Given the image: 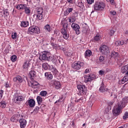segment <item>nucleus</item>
<instances>
[{
  "label": "nucleus",
  "mask_w": 128,
  "mask_h": 128,
  "mask_svg": "<svg viewBox=\"0 0 128 128\" xmlns=\"http://www.w3.org/2000/svg\"><path fill=\"white\" fill-rule=\"evenodd\" d=\"M40 32V28L36 26H32L28 28V34H38Z\"/></svg>",
  "instance_id": "f257e3e1"
},
{
  "label": "nucleus",
  "mask_w": 128,
  "mask_h": 128,
  "mask_svg": "<svg viewBox=\"0 0 128 128\" xmlns=\"http://www.w3.org/2000/svg\"><path fill=\"white\" fill-rule=\"evenodd\" d=\"M42 12H44L42 8L37 7L34 16H36L37 20H42Z\"/></svg>",
  "instance_id": "f03ea898"
},
{
  "label": "nucleus",
  "mask_w": 128,
  "mask_h": 128,
  "mask_svg": "<svg viewBox=\"0 0 128 128\" xmlns=\"http://www.w3.org/2000/svg\"><path fill=\"white\" fill-rule=\"evenodd\" d=\"M68 24L65 23L62 26V28L61 29V34H62L63 38H64V40H68V38H70V35L66 32V28H68Z\"/></svg>",
  "instance_id": "7ed1b4c3"
},
{
  "label": "nucleus",
  "mask_w": 128,
  "mask_h": 128,
  "mask_svg": "<svg viewBox=\"0 0 128 128\" xmlns=\"http://www.w3.org/2000/svg\"><path fill=\"white\" fill-rule=\"evenodd\" d=\"M84 66V62H74L72 64V68L74 70H80Z\"/></svg>",
  "instance_id": "20e7f679"
},
{
  "label": "nucleus",
  "mask_w": 128,
  "mask_h": 128,
  "mask_svg": "<svg viewBox=\"0 0 128 128\" xmlns=\"http://www.w3.org/2000/svg\"><path fill=\"white\" fill-rule=\"evenodd\" d=\"M106 8V5L104 2H96L94 5V10H103Z\"/></svg>",
  "instance_id": "39448f33"
},
{
  "label": "nucleus",
  "mask_w": 128,
  "mask_h": 128,
  "mask_svg": "<svg viewBox=\"0 0 128 128\" xmlns=\"http://www.w3.org/2000/svg\"><path fill=\"white\" fill-rule=\"evenodd\" d=\"M13 102L15 104H20V102H22L24 100V97L22 96H20L18 94H15L14 96Z\"/></svg>",
  "instance_id": "423d86ee"
},
{
  "label": "nucleus",
  "mask_w": 128,
  "mask_h": 128,
  "mask_svg": "<svg viewBox=\"0 0 128 128\" xmlns=\"http://www.w3.org/2000/svg\"><path fill=\"white\" fill-rule=\"evenodd\" d=\"M50 55V53L48 51H44L41 52L39 57L40 60H47L48 57Z\"/></svg>",
  "instance_id": "0eeeda50"
},
{
  "label": "nucleus",
  "mask_w": 128,
  "mask_h": 128,
  "mask_svg": "<svg viewBox=\"0 0 128 128\" xmlns=\"http://www.w3.org/2000/svg\"><path fill=\"white\" fill-rule=\"evenodd\" d=\"M128 102V97L126 96L122 99V101L118 104V106L120 108H124L126 106V104Z\"/></svg>",
  "instance_id": "6e6552de"
},
{
  "label": "nucleus",
  "mask_w": 128,
  "mask_h": 128,
  "mask_svg": "<svg viewBox=\"0 0 128 128\" xmlns=\"http://www.w3.org/2000/svg\"><path fill=\"white\" fill-rule=\"evenodd\" d=\"M72 28L76 32V34H80V26L76 23H72L71 25Z\"/></svg>",
  "instance_id": "1a4fd4ad"
},
{
  "label": "nucleus",
  "mask_w": 128,
  "mask_h": 128,
  "mask_svg": "<svg viewBox=\"0 0 128 128\" xmlns=\"http://www.w3.org/2000/svg\"><path fill=\"white\" fill-rule=\"evenodd\" d=\"M100 50L102 54H104L105 56L108 54V52H110V50L108 49V47L106 45H102L100 48Z\"/></svg>",
  "instance_id": "9d476101"
},
{
  "label": "nucleus",
  "mask_w": 128,
  "mask_h": 128,
  "mask_svg": "<svg viewBox=\"0 0 128 128\" xmlns=\"http://www.w3.org/2000/svg\"><path fill=\"white\" fill-rule=\"evenodd\" d=\"M77 88H78L80 92H82L84 94H86L88 90H86V87L84 85H78Z\"/></svg>",
  "instance_id": "9b49d317"
},
{
  "label": "nucleus",
  "mask_w": 128,
  "mask_h": 128,
  "mask_svg": "<svg viewBox=\"0 0 128 128\" xmlns=\"http://www.w3.org/2000/svg\"><path fill=\"white\" fill-rule=\"evenodd\" d=\"M50 86H54L56 90H59V88H60V82L58 81L52 80L50 82Z\"/></svg>",
  "instance_id": "f8f14e48"
},
{
  "label": "nucleus",
  "mask_w": 128,
  "mask_h": 128,
  "mask_svg": "<svg viewBox=\"0 0 128 128\" xmlns=\"http://www.w3.org/2000/svg\"><path fill=\"white\" fill-rule=\"evenodd\" d=\"M122 108H120L118 106H115L113 110H112V113L114 116H118V114H120V110Z\"/></svg>",
  "instance_id": "ddd939ff"
},
{
  "label": "nucleus",
  "mask_w": 128,
  "mask_h": 128,
  "mask_svg": "<svg viewBox=\"0 0 128 128\" xmlns=\"http://www.w3.org/2000/svg\"><path fill=\"white\" fill-rule=\"evenodd\" d=\"M47 60H48V62H52L54 64H56V62H58V56H51L48 55L47 58Z\"/></svg>",
  "instance_id": "4468645a"
},
{
  "label": "nucleus",
  "mask_w": 128,
  "mask_h": 128,
  "mask_svg": "<svg viewBox=\"0 0 128 128\" xmlns=\"http://www.w3.org/2000/svg\"><path fill=\"white\" fill-rule=\"evenodd\" d=\"M19 122L21 128H26V120L21 118L19 120Z\"/></svg>",
  "instance_id": "2eb2a0df"
},
{
  "label": "nucleus",
  "mask_w": 128,
  "mask_h": 128,
  "mask_svg": "<svg viewBox=\"0 0 128 128\" xmlns=\"http://www.w3.org/2000/svg\"><path fill=\"white\" fill-rule=\"evenodd\" d=\"M27 104L29 106L30 108H34L36 106V101L34 99H30L27 100Z\"/></svg>",
  "instance_id": "dca6fc26"
},
{
  "label": "nucleus",
  "mask_w": 128,
  "mask_h": 128,
  "mask_svg": "<svg viewBox=\"0 0 128 128\" xmlns=\"http://www.w3.org/2000/svg\"><path fill=\"white\" fill-rule=\"evenodd\" d=\"M28 6L26 4H19L16 6V8L18 10H24L26 7Z\"/></svg>",
  "instance_id": "f3484780"
},
{
  "label": "nucleus",
  "mask_w": 128,
  "mask_h": 128,
  "mask_svg": "<svg viewBox=\"0 0 128 128\" xmlns=\"http://www.w3.org/2000/svg\"><path fill=\"white\" fill-rule=\"evenodd\" d=\"M29 86H32L33 88H36V86H38V82L36 81H32L28 83Z\"/></svg>",
  "instance_id": "a211bd4d"
},
{
  "label": "nucleus",
  "mask_w": 128,
  "mask_h": 128,
  "mask_svg": "<svg viewBox=\"0 0 128 128\" xmlns=\"http://www.w3.org/2000/svg\"><path fill=\"white\" fill-rule=\"evenodd\" d=\"M100 92H108V89L106 87L104 86V82H102L101 84V86L99 89Z\"/></svg>",
  "instance_id": "6ab92c4d"
},
{
  "label": "nucleus",
  "mask_w": 128,
  "mask_h": 128,
  "mask_svg": "<svg viewBox=\"0 0 128 128\" xmlns=\"http://www.w3.org/2000/svg\"><path fill=\"white\" fill-rule=\"evenodd\" d=\"M13 80L14 82H22V76H17L14 78H13Z\"/></svg>",
  "instance_id": "aec40b11"
},
{
  "label": "nucleus",
  "mask_w": 128,
  "mask_h": 128,
  "mask_svg": "<svg viewBox=\"0 0 128 128\" xmlns=\"http://www.w3.org/2000/svg\"><path fill=\"white\" fill-rule=\"evenodd\" d=\"M92 54V50H88L86 51L84 53V56L86 58H88L90 56H91Z\"/></svg>",
  "instance_id": "412c9836"
},
{
  "label": "nucleus",
  "mask_w": 128,
  "mask_h": 128,
  "mask_svg": "<svg viewBox=\"0 0 128 128\" xmlns=\"http://www.w3.org/2000/svg\"><path fill=\"white\" fill-rule=\"evenodd\" d=\"M44 76L46 78L48 79V80H52V78H54L52 74H50V72H46L44 74Z\"/></svg>",
  "instance_id": "4be33fe9"
},
{
  "label": "nucleus",
  "mask_w": 128,
  "mask_h": 128,
  "mask_svg": "<svg viewBox=\"0 0 128 128\" xmlns=\"http://www.w3.org/2000/svg\"><path fill=\"white\" fill-rule=\"evenodd\" d=\"M31 10H32V9L28 7V6H26V8H25L24 10V14H27L28 16L29 14H30Z\"/></svg>",
  "instance_id": "5701e85b"
},
{
  "label": "nucleus",
  "mask_w": 128,
  "mask_h": 128,
  "mask_svg": "<svg viewBox=\"0 0 128 128\" xmlns=\"http://www.w3.org/2000/svg\"><path fill=\"white\" fill-rule=\"evenodd\" d=\"M20 26L22 28H27L28 26V21H22L21 22Z\"/></svg>",
  "instance_id": "b1692460"
},
{
  "label": "nucleus",
  "mask_w": 128,
  "mask_h": 128,
  "mask_svg": "<svg viewBox=\"0 0 128 128\" xmlns=\"http://www.w3.org/2000/svg\"><path fill=\"white\" fill-rule=\"evenodd\" d=\"M84 82H92L90 75H84Z\"/></svg>",
  "instance_id": "393cba45"
},
{
  "label": "nucleus",
  "mask_w": 128,
  "mask_h": 128,
  "mask_svg": "<svg viewBox=\"0 0 128 128\" xmlns=\"http://www.w3.org/2000/svg\"><path fill=\"white\" fill-rule=\"evenodd\" d=\"M29 74L30 76V78L31 80H34V76H36V72L34 70L30 71Z\"/></svg>",
  "instance_id": "a878e982"
},
{
  "label": "nucleus",
  "mask_w": 128,
  "mask_h": 128,
  "mask_svg": "<svg viewBox=\"0 0 128 128\" xmlns=\"http://www.w3.org/2000/svg\"><path fill=\"white\" fill-rule=\"evenodd\" d=\"M73 10V8H68L66 9V10L64 12V16H68V14H70V12H72Z\"/></svg>",
  "instance_id": "bb28decb"
},
{
  "label": "nucleus",
  "mask_w": 128,
  "mask_h": 128,
  "mask_svg": "<svg viewBox=\"0 0 128 128\" xmlns=\"http://www.w3.org/2000/svg\"><path fill=\"white\" fill-rule=\"evenodd\" d=\"M30 66V62L26 61L23 65V68L24 70H26V68H28V66Z\"/></svg>",
  "instance_id": "cd10ccee"
},
{
  "label": "nucleus",
  "mask_w": 128,
  "mask_h": 128,
  "mask_svg": "<svg viewBox=\"0 0 128 128\" xmlns=\"http://www.w3.org/2000/svg\"><path fill=\"white\" fill-rule=\"evenodd\" d=\"M10 120L13 122H16V121L18 120V115L14 114L13 116H12L10 118Z\"/></svg>",
  "instance_id": "c85d7f7f"
},
{
  "label": "nucleus",
  "mask_w": 128,
  "mask_h": 128,
  "mask_svg": "<svg viewBox=\"0 0 128 128\" xmlns=\"http://www.w3.org/2000/svg\"><path fill=\"white\" fill-rule=\"evenodd\" d=\"M6 101H1L0 102V108H6Z\"/></svg>",
  "instance_id": "c756f323"
},
{
  "label": "nucleus",
  "mask_w": 128,
  "mask_h": 128,
  "mask_svg": "<svg viewBox=\"0 0 128 128\" xmlns=\"http://www.w3.org/2000/svg\"><path fill=\"white\" fill-rule=\"evenodd\" d=\"M50 44L52 46H56V40L54 37L51 38V40L50 41Z\"/></svg>",
  "instance_id": "7c9ffc66"
},
{
  "label": "nucleus",
  "mask_w": 128,
  "mask_h": 128,
  "mask_svg": "<svg viewBox=\"0 0 128 128\" xmlns=\"http://www.w3.org/2000/svg\"><path fill=\"white\" fill-rule=\"evenodd\" d=\"M36 100H37L38 106H40V104L42 102V98L40 96H38L36 98Z\"/></svg>",
  "instance_id": "2f4dec72"
},
{
  "label": "nucleus",
  "mask_w": 128,
  "mask_h": 128,
  "mask_svg": "<svg viewBox=\"0 0 128 128\" xmlns=\"http://www.w3.org/2000/svg\"><path fill=\"white\" fill-rule=\"evenodd\" d=\"M93 40H94V42H98V40H100V34H96V36L93 39Z\"/></svg>",
  "instance_id": "473e14b6"
},
{
  "label": "nucleus",
  "mask_w": 128,
  "mask_h": 128,
  "mask_svg": "<svg viewBox=\"0 0 128 128\" xmlns=\"http://www.w3.org/2000/svg\"><path fill=\"white\" fill-rule=\"evenodd\" d=\"M112 58H116L118 56V52H112L111 54Z\"/></svg>",
  "instance_id": "72a5a7b5"
},
{
  "label": "nucleus",
  "mask_w": 128,
  "mask_h": 128,
  "mask_svg": "<svg viewBox=\"0 0 128 128\" xmlns=\"http://www.w3.org/2000/svg\"><path fill=\"white\" fill-rule=\"evenodd\" d=\"M64 96H62L58 100H56L55 102V104H58V102H64Z\"/></svg>",
  "instance_id": "f704fd0d"
},
{
  "label": "nucleus",
  "mask_w": 128,
  "mask_h": 128,
  "mask_svg": "<svg viewBox=\"0 0 128 128\" xmlns=\"http://www.w3.org/2000/svg\"><path fill=\"white\" fill-rule=\"evenodd\" d=\"M44 29L45 30H46V32H50V24H46V26H44Z\"/></svg>",
  "instance_id": "c9c22d12"
},
{
  "label": "nucleus",
  "mask_w": 128,
  "mask_h": 128,
  "mask_svg": "<svg viewBox=\"0 0 128 128\" xmlns=\"http://www.w3.org/2000/svg\"><path fill=\"white\" fill-rule=\"evenodd\" d=\"M3 14L4 15V16H10V12L8 11V9H4L3 10Z\"/></svg>",
  "instance_id": "e433bc0d"
},
{
  "label": "nucleus",
  "mask_w": 128,
  "mask_h": 128,
  "mask_svg": "<svg viewBox=\"0 0 128 128\" xmlns=\"http://www.w3.org/2000/svg\"><path fill=\"white\" fill-rule=\"evenodd\" d=\"M10 60L12 62H16V60H18V57L16 55H13L11 56Z\"/></svg>",
  "instance_id": "4c0bfd02"
},
{
  "label": "nucleus",
  "mask_w": 128,
  "mask_h": 128,
  "mask_svg": "<svg viewBox=\"0 0 128 128\" xmlns=\"http://www.w3.org/2000/svg\"><path fill=\"white\" fill-rule=\"evenodd\" d=\"M42 66L45 70H46L48 68V63H44L42 64Z\"/></svg>",
  "instance_id": "58836bf2"
},
{
  "label": "nucleus",
  "mask_w": 128,
  "mask_h": 128,
  "mask_svg": "<svg viewBox=\"0 0 128 128\" xmlns=\"http://www.w3.org/2000/svg\"><path fill=\"white\" fill-rule=\"evenodd\" d=\"M46 94H48L46 91L43 90L40 92V96H46Z\"/></svg>",
  "instance_id": "ea45409f"
},
{
  "label": "nucleus",
  "mask_w": 128,
  "mask_h": 128,
  "mask_svg": "<svg viewBox=\"0 0 128 128\" xmlns=\"http://www.w3.org/2000/svg\"><path fill=\"white\" fill-rule=\"evenodd\" d=\"M89 76H90V79L91 80V82L92 80H96V75L94 74H90Z\"/></svg>",
  "instance_id": "a19ab883"
},
{
  "label": "nucleus",
  "mask_w": 128,
  "mask_h": 128,
  "mask_svg": "<svg viewBox=\"0 0 128 128\" xmlns=\"http://www.w3.org/2000/svg\"><path fill=\"white\" fill-rule=\"evenodd\" d=\"M122 118L123 120H126V118H128V112H125V113L124 114V115L122 116Z\"/></svg>",
  "instance_id": "79ce46f5"
},
{
  "label": "nucleus",
  "mask_w": 128,
  "mask_h": 128,
  "mask_svg": "<svg viewBox=\"0 0 128 128\" xmlns=\"http://www.w3.org/2000/svg\"><path fill=\"white\" fill-rule=\"evenodd\" d=\"M17 36H18V34H16V32H14L12 35V38H13V40H16Z\"/></svg>",
  "instance_id": "37998d69"
},
{
  "label": "nucleus",
  "mask_w": 128,
  "mask_h": 128,
  "mask_svg": "<svg viewBox=\"0 0 128 128\" xmlns=\"http://www.w3.org/2000/svg\"><path fill=\"white\" fill-rule=\"evenodd\" d=\"M114 32H116V31L114 30H110V32H109V36H112L114 34Z\"/></svg>",
  "instance_id": "c03bdc74"
},
{
  "label": "nucleus",
  "mask_w": 128,
  "mask_h": 128,
  "mask_svg": "<svg viewBox=\"0 0 128 128\" xmlns=\"http://www.w3.org/2000/svg\"><path fill=\"white\" fill-rule=\"evenodd\" d=\"M51 71L52 72H54V74H56V72H58V70H56V68L52 66V68H51Z\"/></svg>",
  "instance_id": "a18cd8bd"
},
{
  "label": "nucleus",
  "mask_w": 128,
  "mask_h": 128,
  "mask_svg": "<svg viewBox=\"0 0 128 128\" xmlns=\"http://www.w3.org/2000/svg\"><path fill=\"white\" fill-rule=\"evenodd\" d=\"M66 56H74V52H68L66 54Z\"/></svg>",
  "instance_id": "49530a36"
},
{
  "label": "nucleus",
  "mask_w": 128,
  "mask_h": 128,
  "mask_svg": "<svg viewBox=\"0 0 128 128\" xmlns=\"http://www.w3.org/2000/svg\"><path fill=\"white\" fill-rule=\"evenodd\" d=\"M78 6H79V8H82V6H84V3H82V1H79L78 2Z\"/></svg>",
  "instance_id": "de8ad7c7"
},
{
  "label": "nucleus",
  "mask_w": 128,
  "mask_h": 128,
  "mask_svg": "<svg viewBox=\"0 0 128 128\" xmlns=\"http://www.w3.org/2000/svg\"><path fill=\"white\" fill-rule=\"evenodd\" d=\"M68 4H74V0H67Z\"/></svg>",
  "instance_id": "09e8293b"
},
{
  "label": "nucleus",
  "mask_w": 128,
  "mask_h": 128,
  "mask_svg": "<svg viewBox=\"0 0 128 128\" xmlns=\"http://www.w3.org/2000/svg\"><path fill=\"white\" fill-rule=\"evenodd\" d=\"M40 108L39 106H36V108L34 109V112H38V111L40 110Z\"/></svg>",
  "instance_id": "8fccbe9b"
},
{
  "label": "nucleus",
  "mask_w": 128,
  "mask_h": 128,
  "mask_svg": "<svg viewBox=\"0 0 128 128\" xmlns=\"http://www.w3.org/2000/svg\"><path fill=\"white\" fill-rule=\"evenodd\" d=\"M99 60H100V62H104V56H100L99 57Z\"/></svg>",
  "instance_id": "3c124183"
},
{
  "label": "nucleus",
  "mask_w": 128,
  "mask_h": 128,
  "mask_svg": "<svg viewBox=\"0 0 128 128\" xmlns=\"http://www.w3.org/2000/svg\"><path fill=\"white\" fill-rule=\"evenodd\" d=\"M2 96H4V90H0V99L2 98Z\"/></svg>",
  "instance_id": "603ef678"
},
{
  "label": "nucleus",
  "mask_w": 128,
  "mask_h": 128,
  "mask_svg": "<svg viewBox=\"0 0 128 128\" xmlns=\"http://www.w3.org/2000/svg\"><path fill=\"white\" fill-rule=\"evenodd\" d=\"M70 18L71 20H72V22H76V16H70Z\"/></svg>",
  "instance_id": "864d4df0"
},
{
  "label": "nucleus",
  "mask_w": 128,
  "mask_h": 128,
  "mask_svg": "<svg viewBox=\"0 0 128 128\" xmlns=\"http://www.w3.org/2000/svg\"><path fill=\"white\" fill-rule=\"evenodd\" d=\"M80 100H84V98L81 97L80 98H79L78 100H76L75 102H80Z\"/></svg>",
  "instance_id": "5fc2aeb1"
},
{
  "label": "nucleus",
  "mask_w": 128,
  "mask_h": 128,
  "mask_svg": "<svg viewBox=\"0 0 128 128\" xmlns=\"http://www.w3.org/2000/svg\"><path fill=\"white\" fill-rule=\"evenodd\" d=\"M111 16H116V12L114 10H112L110 12Z\"/></svg>",
  "instance_id": "6e6d98bb"
},
{
  "label": "nucleus",
  "mask_w": 128,
  "mask_h": 128,
  "mask_svg": "<svg viewBox=\"0 0 128 128\" xmlns=\"http://www.w3.org/2000/svg\"><path fill=\"white\" fill-rule=\"evenodd\" d=\"M126 82L124 81V78L122 79L121 80L119 81V84H124V82Z\"/></svg>",
  "instance_id": "4d7b16f0"
},
{
  "label": "nucleus",
  "mask_w": 128,
  "mask_h": 128,
  "mask_svg": "<svg viewBox=\"0 0 128 128\" xmlns=\"http://www.w3.org/2000/svg\"><path fill=\"white\" fill-rule=\"evenodd\" d=\"M75 120H74L72 121V124H71V126H72V128H76V124H74V122H75Z\"/></svg>",
  "instance_id": "13d9d810"
},
{
  "label": "nucleus",
  "mask_w": 128,
  "mask_h": 128,
  "mask_svg": "<svg viewBox=\"0 0 128 128\" xmlns=\"http://www.w3.org/2000/svg\"><path fill=\"white\" fill-rule=\"evenodd\" d=\"M123 80H124V82H128V76H124L123 78Z\"/></svg>",
  "instance_id": "bf43d9fd"
},
{
  "label": "nucleus",
  "mask_w": 128,
  "mask_h": 128,
  "mask_svg": "<svg viewBox=\"0 0 128 128\" xmlns=\"http://www.w3.org/2000/svg\"><path fill=\"white\" fill-rule=\"evenodd\" d=\"M4 86H6V88H10V83H8V82H6L4 83Z\"/></svg>",
  "instance_id": "052dcab7"
},
{
  "label": "nucleus",
  "mask_w": 128,
  "mask_h": 128,
  "mask_svg": "<svg viewBox=\"0 0 128 128\" xmlns=\"http://www.w3.org/2000/svg\"><path fill=\"white\" fill-rule=\"evenodd\" d=\"M99 74H100V76H104V72L102 70H100L99 71Z\"/></svg>",
  "instance_id": "680f3d73"
},
{
  "label": "nucleus",
  "mask_w": 128,
  "mask_h": 128,
  "mask_svg": "<svg viewBox=\"0 0 128 128\" xmlns=\"http://www.w3.org/2000/svg\"><path fill=\"white\" fill-rule=\"evenodd\" d=\"M88 72H90V69L87 68L85 70L84 74H88Z\"/></svg>",
  "instance_id": "e2e57ef3"
},
{
  "label": "nucleus",
  "mask_w": 128,
  "mask_h": 128,
  "mask_svg": "<svg viewBox=\"0 0 128 128\" xmlns=\"http://www.w3.org/2000/svg\"><path fill=\"white\" fill-rule=\"evenodd\" d=\"M87 2L89 4H92L94 2V0H87Z\"/></svg>",
  "instance_id": "0e129e2a"
},
{
  "label": "nucleus",
  "mask_w": 128,
  "mask_h": 128,
  "mask_svg": "<svg viewBox=\"0 0 128 128\" xmlns=\"http://www.w3.org/2000/svg\"><path fill=\"white\" fill-rule=\"evenodd\" d=\"M116 46H120V41H117L115 43Z\"/></svg>",
  "instance_id": "69168bd1"
},
{
  "label": "nucleus",
  "mask_w": 128,
  "mask_h": 128,
  "mask_svg": "<svg viewBox=\"0 0 128 128\" xmlns=\"http://www.w3.org/2000/svg\"><path fill=\"white\" fill-rule=\"evenodd\" d=\"M35 4H36V6H40V1L35 2Z\"/></svg>",
  "instance_id": "338daca9"
},
{
  "label": "nucleus",
  "mask_w": 128,
  "mask_h": 128,
  "mask_svg": "<svg viewBox=\"0 0 128 128\" xmlns=\"http://www.w3.org/2000/svg\"><path fill=\"white\" fill-rule=\"evenodd\" d=\"M46 108V105L42 104L40 106V108Z\"/></svg>",
  "instance_id": "774afa93"
}]
</instances>
